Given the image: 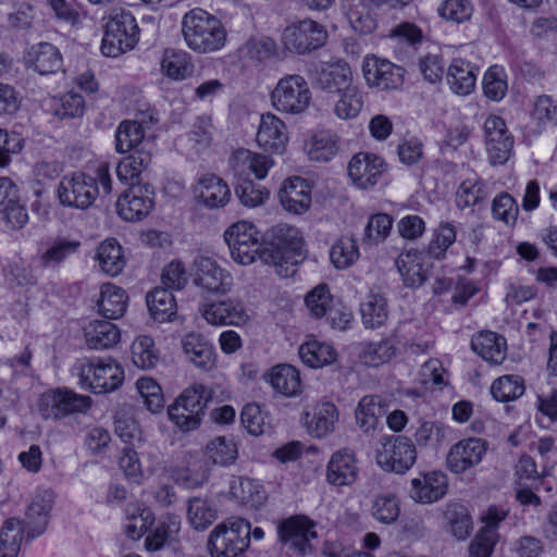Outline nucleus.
Returning a JSON list of instances; mask_svg holds the SVG:
<instances>
[{"label": "nucleus", "instance_id": "f257e3e1", "mask_svg": "<svg viewBox=\"0 0 557 557\" xmlns=\"http://www.w3.org/2000/svg\"><path fill=\"white\" fill-rule=\"evenodd\" d=\"M182 34L187 47L198 53L219 51L227 41V30L222 21L198 8L184 15Z\"/></svg>", "mask_w": 557, "mask_h": 557}, {"label": "nucleus", "instance_id": "412c9836", "mask_svg": "<svg viewBox=\"0 0 557 557\" xmlns=\"http://www.w3.org/2000/svg\"><path fill=\"white\" fill-rule=\"evenodd\" d=\"M278 535L283 543L299 554H306L311 549L310 541L317 537V532L313 522L307 517L294 516L280 524Z\"/></svg>", "mask_w": 557, "mask_h": 557}, {"label": "nucleus", "instance_id": "72a5a7b5", "mask_svg": "<svg viewBox=\"0 0 557 557\" xmlns=\"http://www.w3.org/2000/svg\"><path fill=\"white\" fill-rule=\"evenodd\" d=\"M85 342L91 349H107L116 345L121 332L115 324L107 320H95L84 331Z\"/></svg>", "mask_w": 557, "mask_h": 557}, {"label": "nucleus", "instance_id": "ddd939ff", "mask_svg": "<svg viewBox=\"0 0 557 557\" xmlns=\"http://www.w3.org/2000/svg\"><path fill=\"white\" fill-rule=\"evenodd\" d=\"M362 73L370 87L381 90L396 89L404 81V70L401 67L375 55L364 58Z\"/></svg>", "mask_w": 557, "mask_h": 557}, {"label": "nucleus", "instance_id": "e2e57ef3", "mask_svg": "<svg viewBox=\"0 0 557 557\" xmlns=\"http://www.w3.org/2000/svg\"><path fill=\"white\" fill-rule=\"evenodd\" d=\"M215 517L216 511L208 500L197 497L189 500L187 518L196 530H205L213 523Z\"/></svg>", "mask_w": 557, "mask_h": 557}, {"label": "nucleus", "instance_id": "9d476101", "mask_svg": "<svg viewBox=\"0 0 557 557\" xmlns=\"http://www.w3.org/2000/svg\"><path fill=\"white\" fill-rule=\"evenodd\" d=\"M37 407L44 419L61 420L74 413L86 412L90 407V398L67 388H51L39 396Z\"/></svg>", "mask_w": 557, "mask_h": 557}, {"label": "nucleus", "instance_id": "e433bc0d", "mask_svg": "<svg viewBox=\"0 0 557 557\" xmlns=\"http://www.w3.org/2000/svg\"><path fill=\"white\" fill-rule=\"evenodd\" d=\"M127 295L122 287L112 283L102 284L97 301L99 313L107 319L121 318L127 308Z\"/></svg>", "mask_w": 557, "mask_h": 557}, {"label": "nucleus", "instance_id": "13d9d810", "mask_svg": "<svg viewBox=\"0 0 557 557\" xmlns=\"http://www.w3.org/2000/svg\"><path fill=\"white\" fill-rule=\"evenodd\" d=\"M133 363L143 370L152 369L159 361L154 342L150 336H138L132 344Z\"/></svg>", "mask_w": 557, "mask_h": 557}, {"label": "nucleus", "instance_id": "4d7b16f0", "mask_svg": "<svg viewBox=\"0 0 557 557\" xmlns=\"http://www.w3.org/2000/svg\"><path fill=\"white\" fill-rule=\"evenodd\" d=\"M396 354V348L392 341L382 339L370 342L363 345L360 358L369 367H379L388 362Z\"/></svg>", "mask_w": 557, "mask_h": 557}, {"label": "nucleus", "instance_id": "5fc2aeb1", "mask_svg": "<svg viewBox=\"0 0 557 557\" xmlns=\"http://www.w3.org/2000/svg\"><path fill=\"white\" fill-rule=\"evenodd\" d=\"M487 197L485 185L478 176L463 180L456 193L457 206L461 209L474 207Z\"/></svg>", "mask_w": 557, "mask_h": 557}, {"label": "nucleus", "instance_id": "0e129e2a", "mask_svg": "<svg viewBox=\"0 0 557 557\" xmlns=\"http://www.w3.org/2000/svg\"><path fill=\"white\" fill-rule=\"evenodd\" d=\"M207 455L214 463L226 466L237 458V447L233 438L219 436L207 445Z\"/></svg>", "mask_w": 557, "mask_h": 557}, {"label": "nucleus", "instance_id": "6e6d98bb", "mask_svg": "<svg viewBox=\"0 0 557 557\" xmlns=\"http://www.w3.org/2000/svg\"><path fill=\"white\" fill-rule=\"evenodd\" d=\"M79 242L59 239L53 242L39 257V263L44 268H55L67 258L77 252Z\"/></svg>", "mask_w": 557, "mask_h": 557}, {"label": "nucleus", "instance_id": "774afa93", "mask_svg": "<svg viewBox=\"0 0 557 557\" xmlns=\"http://www.w3.org/2000/svg\"><path fill=\"white\" fill-rule=\"evenodd\" d=\"M373 518L384 524L394 523L400 512L399 502L393 494H382L375 497L372 504Z\"/></svg>", "mask_w": 557, "mask_h": 557}, {"label": "nucleus", "instance_id": "2eb2a0df", "mask_svg": "<svg viewBox=\"0 0 557 557\" xmlns=\"http://www.w3.org/2000/svg\"><path fill=\"white\" fill-rule=\"evenodd\" d=\"M385 168V162L381 157L369 152H358L350 159L347 170L355 186L368 189L377 184Z\"/></svg>", "mask_w": 557, "mask_h": 557}, {"label": "nucleus", "instance_id": "a19ab883", "mask_svg": "<svg viewBox=\"0 0 557 557\" xmlns=\"http://www.w3.org/2000/svg\"><path fill=\"white\" fill-rule=\"evenodd\" d=\"M126 519L123 525L126 536L139 540L154 521L153 512L138 503H131L126 507Z\"/></svg>", "mask_w": 557, "mask_h": 557}, {"label": "nucleus", "instance_id": "680f3d73", "mask_svg": "<svg viewBox=\"0 0 557 557\" xmlns=\"http://www.w3.org/2000/svg\"><path fill=\"white\" fill-rule=\"evenodd\" d=\"M507 75L502 66H491L483 77V91L485 97L493 101H500L507 94Z\"/></svg>", "mask_w": 557, "mask_h": 557}, {"label": "nucleus", "instance_id": "a18cd8bd", "mask_svg": "<svg viewBox=\"0 0 557 557\" xmlns=\"http://www.w3.org/2000/svg\"><path fill=\"white\" fill-rule=\"evenodd\" d=\"M146 301L150 314L156 321H169L176 312L175 298L171 290L164 287H156L148 293Z\"/></svg>", "mask_w": 557, "mask_h": 557}, {"label": "nucleus", "instance_id": "de8ad7c7", "mask_svg": "<svg viewBox=\"0 0 557 557\" xmlns=\"http://www.w3.org/2000/svg\"><path fill=\"white\" fill-rule=\"evenodd\" d=\"M25 524L16 519H8L0 533V557H17L24 539Z\"/></svg>", "mask_w": 557, "mask_h": 557}, {"label": "nucleus", "instance_id": "f3484780", "mask_svg": "<svg viewBox=\"0 0 557 557\" xmlns=\"http://www.w3.org/2000/svg\"><path fill=\"white\" fill-rule=\"evenodd\" d=\"M507 511L490 507L482 517L484 525L469 545V557H491L498 541L497 528L507 517Z\"/></svg>", "mask_w": 557, "mask_h": 557}, {"label": "nucleus", "instance_id": "0eeeda50", "mask_svg": "<svg viewBox=\"0 0 557 557\" xmlns=\"http://www.w3.org/2000/svg\"><path fill=\"white\" fill-rule=\"evenodd\" d=\"M311 97L308 82L299 74L283 76L270 94L272 107L289 115L304 113L309 108Z\"/></svg>", "mask_w": 557, "mask_h": 557}, {"label": "nucleus", "instance_id": "c03bdc74", "mask_svg": "<svg viewBox=\"0 0 557 557\" xmlns=\"http://www.w3.org/2000/svg\"><path fill=\"white\" fill-rule=\"evenodd\" d=\"M271 386L284 396H295L300 391L299 371L289 364H278L268 374Z\"/></svg>", "mask_w": 557, "mask_h": 557}, {"label": "nucleus", "instance_id": "58836bf2", "mask_svg": "<svg viewBox=\"0 0 557 557\" xmlns=\"http://www.w3.org/2000/svg\"><path fill=\"white\" fill-rule=\"evenodd\" d=\"M338 410L333 403L318 404L310 419L307 420V430L313 437L321 438L331 434L338 421Z\"/></svg>", "mask_w": 557, "mask_h": 557}, {"label": "nucleus", "instance_id": "cd10ccee", "mask_svg": "<svg viewBox=\"0 0 557 557\" xmlns=\"http://www.w3.org/2000/svg\"><path fill=\"white\" fill-rule=\"evenodd\" d=\"M318 85L331 94H339L354 86L350 66L344 61L325 63L317 76Z\"/></svg>", "mask_w": 557, "mask_h": 557}, {"label": "nucleus", "instance_id": "5701e85b", "mask_svg": "<svg viewBox=\"0 0 557 557\" xmlns=\"http://www.w3.org/2000/svg\"><path fill=\"white\" fill-rule=\"evenodd\" d=\"M53 500V493L49 490L37 491L33 496L23 522L28 537L34 539L45 532Z\"/></svg>", "mask_w": 557, "mask_h": 557}, {"label": "nucleus", "instance_id": "37998d69", "mask_svg": "<svg viewBox=\"0 0 557 557\" xmlns=\"http://www.w3.org/2000/svg\"><path fill=\"white\" fill-rule=\"evenodd\" d=\"M230 493L233 498L243 505L259 507L267 498L262 485L250 478H237L231 483Z\"/></svg>", "mask_w": 557, "mask_h": 557}, {"label": "nucleus", "instance_id": "49530a36", "mask_svg": "<svg viewBox=\"0 0 557 557\" xmlns=\"http://www.w3.org/2000/svg\"><path fill=\"white\" fill-rule=\"evenodd\" d=\"M144 138L145 129L140 123L131 120L122 121L115 132V150L119 153H126L133 149H139L138 146L141 144L151 146L150 143H144Z\"/></svg>", "mask_w": 557, "mask_h": 557}, {"label": "nucleus", "instance_id": "4c0bfd02", "mask_svg": "<svg viewBox=\"0 0 557 557\" xmlns=\"http://www.w3.org/2000/svg\"><path fill=\"white\" fill-rule=\"evenodd\" d=\"M182 348L186 357L197 368L209 370L214 363L213 348L200 334L189 333L182 339Z\"/></svg>", "mask_w": 557, "mask_h": 557}, {"label": "nucleus", "instance_id": "f03ea898", "mask_svg": "<svg viewBox=\"0 0 557 557\" xmlns=\"http://www.w3.org/2000/svg\"><path fill=\"white\" fill-rule=\"evenodd\" d=\"M98 182L104 194L111 193L112 180L107 164L97 169V177L81 172L63 176L58 186L60 203L81 210L89 208L99 195Z\"/></svg>", "mask_w": 557, "mask_h": 557}, {"label": "nucleus", "instance_id": "a211bd4d", "mask_svg": "<svg viewBox=\"0 0 557 557\" xmlns=\"http://www.w3.org/2000/svg\"><path fill=\"white\" fill-rule=\"evenodd\" d=\"M196 199L208 209L224 208L232 198V193L227 183L213 173L200 175L194 187Z\"/></svg>", "mask_w": 557, "mask_h": 557}, {"label": "nucleus", "instance_id": "3c124183", "mask_svg": "<svg viewBox=\"0 0 557 557\" xmlns=\"http://www.w3.org/2000/svg\"><path fill=\"white\" fill-rule=\"evenodd\" d=\"M190 57L183 50L166 49L161 60L163 73L172 79H184L193 72Z\"/></svg>", "mask_w": 557, "mask_h": 557}, {"label": "nucleus", "instance_id": "864d4df0", "mask_svg": "<svg viewBox=\"0 0 557 557\" xmlns=\"http://www.w3.org/2000/svg\"><path fill=\"white\" fill-rule=\"evenodd\" d=\"M338 99L334 102L333 112L341 120L356 119L363 108V96L358 86L337 94Z\"/></svg>", "mask_w": 557, "mask_h": 557}, {"label": "nucleus", "instance_id": "bf43d9fd", "mask_svg": "<svg viewBox=\"0 0 557 557\" xmlns=\"http://www.w3.org/2000/svg\"><path fill=\"white\" fill-rule=\"evenodd\" d=\"M524 384L518 375H504L495 380L491 386V394L500 403H508L522 396Z\"/></svg>", "mask_w": 557, "mask_h": 557}, {"label": "nucleus", "instance_id": "c85d7f7f", "mask_svg": "<svg viewBox=\"0 0 557 557\" xmlns=\"http://www.w3.org/2000/svg\"><path fill=\"white\" fill-rule=\"evenodd\" d=\"M426 257L428 255L422 251H407L398 257L397 268L407 287L416 288L426 281L429 274Z\"/></svg>", "mask_w": 557, "mask_h": 557}, {"label": "nucleus", "instance_id": "338daca9", "mask_svg": "<svg viewBox=\"0 0 557 557\" xmlns=\"http://www.w3.org/2000/svg\"><path fill=\"white\" fill-rule=\"evenodd\" d=\"M359 256L356 242L350 237L339 238L331 248L330 259L336 269H346L351 265Z\"/></svg>", "mask_w": 557, "mask_h": 557}, {"label": "nucleus", "instance_id": "8fccbe9b", "mask_svg": "<svg viewBox=\"0 0 557 557\" xmlns=\"http://www.w3.org/2000/svg\"><path fill=\"white\" fill-rule=\"evenodd\" d=\"M446 527L457 540H465L472 530V520L466 506L459 503H450L444 512Z\"/></svg>", "mask_w": 557, "mask_h": 557}, {"label": "nucleus", "instance_id": "aec40b11", "mask_svg": "<svg viewBox=\"0 0 557 557\" xmlns=\"http://www.w3.org/2000/svg\"><path fill=\"white\" fill-rule=\"evenodd\" d=\"M199 311L212 325H240L248 318L243 302L237 298L206 302Z\"/></svg>", "mask_w": 557, "mask_h": 557}, {"label": "nucleus", "instance_id": "dca6fc26", "mask_svg": "<svg viewBox=\"0 0 557 557\" xmlns=\"http://www.w3.org/2000/svg\"><path fill=\"white\" fill-rule=\"evenodd\" d=\"M194 270L195 284L208 293L225 294L233 285L231 274L211 258H197L194 262Z\"/></svg>", "mask_w": 557, "mask_h": 557}, {"label": "nucleus", "instance_id": "6ab92c4d", "mask_svg": "<svg viewBox=\"0 0 557 557\" xmlns=\"http://www.w3.org/2000/svg\"><path fill=\"white\" fill-rule=\"evenodd\" d=\"M152 193L148 187L132 186L116 201L117 214L127 222H137L147 216L153 208Z\"/></svg>", "mask_w": 557, "mask_h": 557}, {"label": "nucleus", "instance_id": "473e14b6", "mask_svg": "<svg viewBox=\"0 0 557 557\" xmlns=\"http://www.w3.org/2000/svg\"><path fill=\"white\" fill-rule=\"evenodd\" d=\"M471 347L473 351L492 364H500L507 355L505 337L492 331L475 335L471 341Z\"/></svg>", "mask_w": 557, "mask_h": 557}, {"label": "nucleus", "instance_id": "79ce46f5", "mask_svg": "<svg viewBox=\"0 0 557 557\" xmlns=\"http://www.w3.org/2000/svg\"><path fill=\"white\" fill-rule=\"evenodd\" d=\"M299 357L308 367L318 369L333 363L337 352L327 343L310 339L299 347Z\"/></svg>", "mask_w": 557, "mask_h": 557}, {"label": "nucleus", "instance_id": "09e8293b", "mask_svg": "<svg viewBox=\"0 0 557 557\" xmlns=\"http://www.w3.org/2000/svg\"><path fill=\"white\" fill-rule=\"evenodd\" d=\"M362 322L368 329H376L385 323L388 317L387 302L381 294H369L360 304Z\"/></svg>", "mask_w": 557, "mask_h": 557}, {"label": "nucleus", "instance_id": "39448f33", "mask_svg": "<svg viewBox=\"0 0 557 557\" xmlns=\"http://www.w3.org/2000/svg\"><path fill=\"white\" fill-rule=\"evenodd\" d=\"M72 373L82 388L95 394L116 389L124 379L122 367L112 359H78Z\"/></svg>", "mask_w": 557, "mask_h": 557}, {"label": "nucleus", "instance_id": "f8f14e48", "mask_svg": "<svg viewBox=\"0 0 557 557\" xmlns=\"http://www.w3.org/2000/svg\"><path fill=\"white\" fill-rule=\"evenodd\" d=\"M484 144L490 159L494 165L506 163L513 148V137L508 131L503 117L491 114L483 124Z\"/></svg>", "mask_w": 557, "mask_h": 557}, {"label": "nucleus", "instance_id": "c756f323", "mask_svg": "<svg viewBox=\"0 0 557 557\" xmlns=\"http://www.w3.org/2000/svg\"><path fill=\"white\" fill-rule=\"evenodd\" d=\"M26 65L40 75L55 73L62 67V55L58 48L50 42L34 45L27 51Z\"/></svg>", "mask_w": 557, "mask_h": 557}, {"label": "nucleus", "instance_id": "7c9ffc66", "mask_svg": "<svg viewBox=\"0 0 557 557\" xmlns=\"http://www.w3.org/2000/svg\"><path fill=\"white\" fill-rule=\"evenodd\" d=\"M478 67L462 59H454L447 69L446 82L458 96H467L474 90Z\"/></svg>", "mask_w": 557, "mask_h": 557}, {"label": "nucleus", "instance_id": "052dcab7", "mask_svg": "<svg viewBox=\"0 0 557 557\" xmlns=\"http://www.w3.org/2000/svg\"><path fill=\"white\" fill-rule=\"evenodd\" d=\"M382 414L383 408L377 396L362 397L356 409L357 423L367 432L375 428L377 419Z\"/></svg>", "mask_w": 557, "mask_h": 557}, {"label": "nucleus", "instance_id": "4468645a", "mask_svg": "<svg viewBox=\"0 0 557 557\" xmlns=\"http://www.w3.org/2000/svg\"><path fill=\"white\" fill-rule=\"evenodd\" d=\"M487 451V443L479 437L463 438L453 445L447 455L448 469L457 474L478 466Z\"/></svg>", "mask_w": 557, "mask_h": 557}, {"label": "nucleus", "instance_id": "393cba45", "mask_svg": "<svg viewBox=\"0 0 557 557\" xmlns=\"http://www.w3.org/2000/svg\"><path fill=\"white\" fill-rule=\"evenodd\" d=\"M448 480L441 471L422 473L411 480L410 497L420 504H432L445 496Z\"/></svg>", "mask_w": 557, "mask_h": 557}, {"label": "nucleus", "instance_id": "2f4dec72", "mask_svg": "<svg viewBox=\"0 0 557 557\" xmlns=\"http://www.w3.org/2000/svg\"><path fill=\"white\" fill-rule=\"evenodd\" d=\"M151 163V151L145 147L136 149L132 154L122 159L116 166V175L119 180L132 186L139 185L140 175Z\"/></svg>", "mask_w": 557, "mask_h": 557}, {"label": "nucleus", "instance_id": "7ed1b4c3", "mask_svg": "<svg viewBox=\"0 0 557 557\" xmlns=\"http://www.w3.org/2000/svg\"><path fill=\"white\" fill-rule=\"evenodd\" d=\"M271 251L265 250L262 261L273 265L281 277H290L301 260L302 236L300 231L288 224H277L269 232Z\"/></svg>", "mask_w": 557, "mask_h": 557}, {"label": "nucleus", "instance_id": "ea45409f", "mask_svg": "<svg viewBox=\"0 0 557 557\" xmlns=\"http://www.w3.org/2000/svg\"><path fill=\"white\" fill-rule=\"evenodd\" d=\"M96 260L101 271L109 276L119 275L125 267L122 246L114 238H108L98 246Z\"/></svg>", "mask_w": 557, "mask_h": 557}, {"label": "nucleus", "instance_id": "b1692460", "mask_svg": "<svg viewBox=\"0 0 557 557\" xmlns=\"http://www.w3.org/2000/svg\"><path fill=\"white\" fill-rule=\"evenodd\" d=\"M356 455L348 448L336 450L326 466V481L333 486L351 485L358 476Z\"/></svg>", "mask_w": 557, "mask_h": 557}, {"label": "nucleus", "instance_id": "a878e982", "mask_svg": "<svg viewBox=\"0 0 557 557\" xmlns=\"http://www.w3.org/2000/svg\"><path fill=\"white\" fill-rule=\"evenodd\" d=\"M288 141L285 123L273 113L261 115L257 132V143L264 150L281 153Z\"/></svg>", "mask_w": 557, "mask_h": 557}, {"label": "nucleus", "instance_id": "423d86ee", "mask_svg": "<svg viewBox=\"0 0 557 557\" xmlns=\"http://www.w3.org/2000/svg\"><path fill=\"white\" fill-rule=\"evenodd\" d=\"M249 541L250 522L237 518L218 524L208 545L212 557H238L248 548Z\"/></svg>", "mask_w": 557, "mask_h": 557}, {"label": "nucleus", "instance_id": "603ef678", "mask_svg": "<svg viewBox=\"0 0 557 557\" xmlns=\"http://www.w3.org/2000/svg\"><path fill=\"white\" fill-rule=\"evenodd\" d=\"M181 529V520L178 516L166 515L158 525L147 535L145 547L149 552H156L172 540Z\"/></svg>", "mask_w": 557, "mask_h": 557}, {"label": "nucleus", "instance_id": "69168bd1", "mask_svg": "<svg viewBox=\"0 0 557 557\" xmlns=\"http://www.w3.org/2000/svg\"><path fill=\"white\" fill-rule=\"evenodd\" d=\"M531 119L536 123L540 131H543L548 124H557V101L550 96L541 95L535 98Z\"/></svg>", "mask_w": 557, "mask_h": 557}, {"label": "nucleus", "instance_id": "1a4fd4ad", "mask_svg": "<svg viewBox=\"0 0 557 557\" xmlns=\"http://www.w3.org/2000/svg\"><path fill=\"white\" fill-rule=\"evenodd\" d=\"M327 37L324 25L314 20L305 18L292 22L285 27L282 44L292 53L306 54L323 47Z\"/></svg>", "mask_w": 557, "mask_h": 557}, {"label": "nucleus", "instance_id": "bb28decb", "mask_svg": "<svg viewBox=\"0 0 557 557\" xmlns=\"http://www.w3.org/2000/svg\"><path fill=\"white\" fill-rule=\"evenodd\" d=\"M278 199L286 211L295 214L305 213L311 205V187L301 177L288 178L278 191Z\"/></svg>", "mask_w": 557, "mask_h": 557}, {"label": "nucleus", "instance_id": "c9c22d12", "mask_svg": "<svg viewBox=\"0 0 557 557\" xmlns=\"http://www.w3.org/2000/svg\"><path fill=\"white\" fill-rule=\"evenodd\" d=\"M305 150L310 160L329 162L339 151V137L330 131L319 132L308 139Z\"/></svg>", "mask_w": 557, "mask_h": 557}, {"label": "nucleus", "instance_id": "6e6552de", "mask_svg": "<svg viewBox=\"0 0 557 557\" xmlns=\"http://www.w3.org/2000/svg\"><path fill=\"white\" fill-rule=\"evenodd\" d=\"M224 238L232 259L238 264L249 265L257 258L262 260V255L265 253L261 234L251 222L239 221L232 224L225 231Z\"/></svg>", "mask_w": 557, "mask_h": 557}, {"label": "nucleus", "instance_id": "4be33fe9", "mask_svg": "<svg viewBox=\"0 0 557 557\" xmlns=\"http://www.w3.org/2000/svg\"><path fill=\"white\" fill-rule=\"evenodd\" d=\"M212 398V392L202 384H194L187 387L172 404V410L175 412L183 410L194 413L189 417V424L199 426L205 416V409ZM176 419L182 418L174 413Z\"/></svg>", "mask_w": 557, "mask_h": 557}, {"label": "nucleus", "instance_id": "f704fd0d", "mask_svg": "<svg viewBox=\"0 0 557 557\" xmlns=\"http://www.w3.org/2000/svg\"><path fill=\"white\" fill-rule=\"evenodd\" d=\"M273 165L274 161L271 157L247 149L235 151L232 158V166L236 173L244 174L249 171L258 180H263Z\"/></svg>", "mask_w": 557, "mask_h": 557}, {"label": "nucleus", "instance_id": "20e7f679", "mask_svg": "<svg viewBox=\"0 0 557 557\" xmlns=\"http://www.w3.org/2000/svg\"><path fill=\"white\" fill-rule=\"evenodd\" d=\"M104 20L101 51L106 57L117 58L136 47L139 41V27L131 11L114 8Z\"/></svg>", "mask_w": 557, "mask_h": 557}, {"label": "nucleus", "instance_id": "9b49d317", "mask_svg": "<svg viewBox=\"0 0 557 557\" xmlns=\"http://www.w3.org/2000/svg\"><path fill=\"white\" fill-rule=\"evenodd\" d=\"M417 459L416 447L405 436H391L386 438L376 451V462L385 471L405 473Z\"/></svg>", "mask_w": 557, "mask_h": 557}]
</instances>
